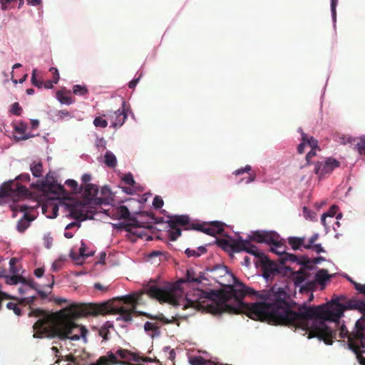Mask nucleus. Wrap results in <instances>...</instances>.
Listing matches in <instances>:
<instances>
[{"label":"nucleus","mask_w":365,"mask_h":365,"mask_svg":"<svg viewBox=\"0 0 365 365\" xmlns=\"http://www.w3.org/2000/svg\"><path fill=\"white\" fill-rule=\"evenodd\" d=\"M331 1V19L333 21V26L334 27L336 26V6L338 4V0H330Z\"/></svg>","instance_id":"39"},{"label":"nucleus","mask_w":365,"mask_h":365,"mask_svg":"<svg viewBox=\"0 0 365 365\" xmlns=\"http://www.w3.org/2000/svg\"><path fill=\"white\" fill-rule=\"evenodd\" d=\"M164 205V202L161 197L155 196L153 200V206L156 209L161 208Z\"/></svg>","instance_id":"48"},{"label":"nucleus","mask_w":365,"mask_h":365,"mask_svg":"<svg viewBox=\"0 0 365 365\" xmlns=\"http://www.w3.org/2000/svg\"><path fill=\"white\" fill-rule=\"evenodd\" d=\"M168 217V224L170 227L180 225L184 226L185 230H193V228L189 227L196 225V223L190 221V218L187 215H170Z\"/></svg>","instance_id":"15"},{"label":"nucleus","mask_w":365,"mask_h":365,"mask_svg":"<svg viewBox=\"0 0 365 365\" xmlns=\"http://www.w3.org/2000/svg\"><path fill=\"white\" fill-rule=\"evenodd\" d=\"M65 184L71 187L73 191L76 192L78 190V184L76 180L68 179L66 180Z\"/></svg>","instance_id":"56"},{"label":"nucleus","mask_w":365,"mask_h":365,"mask_svg":"<svg viewBox=\"0 0 365 365\" xmlns=\"http://www.w3.org/2000/svg\"><path fill=\"white\" fill-rule=\"evenodd\" d=\"M85 205L75 204L71 206L69 215L71 217L77 220H83L86 219V215L83 214Z\"/></svg>","instance_id":"23"},{"label":"nucleus","mask_w":365,"mask_h":365,"mask_svg":"<svg viewBox=\"0 0 365 365\" xmlns=\"http://www.w3.org/2000/svg\"><path fill=\"white\" fill-rule=\"evenodd\" d=\"M272 246L271 247V251L279 255L282 258L285 254V247L284 245L280 241V237L277 233V240L274 242H270V244Z\"/></svg>","instance_id":"27"},{"label":"nucleus","mask_w":365,"mask_h":365,"mask_svg":"<svg viewBox=\"0 0 365 365\" xmlns=\"http://www.w3.org/2000/svg\"><path fill=\"white\" fill-rule=\"evenodd\" d=\"M30 170L34 178H41L43 165L40 162H34L30 166Z\"/></svg>","instance_id":"33"},{"label":"nucleus","mask_w":365,"mask_h":365,"mask_svg":"<svg viewBox=\"0 0 365 365\" xmlns=\"http://www.w3.org/2000/svg\"><path fill=\"white\" fill-rule=\"evenodd\" d=\"M36 69L34 68L32 71V73H31V83L34 86H35L38 88H42L43 83L41 80H38L36 78Z\"/></svg>","instance_id":"44"},{"label":"nucleus","mask_w":365,"mask_h":365,"mask_svg":"<svg viewBox=\"0 0 365 365\" xmlns=\"http://www.w3.org/2000/svg\"><path fill=\"white\" fill-rule=\"evenodd\" d=\"M337 210V206L334 205L327 212L323 213L321 217V222L324 227L326 233L330 230V225L334 220V216L336 215Z\"/></svg>","instance_id":"18"},{"label":"nucleus","mask_w":365,"mask_h":365,"mask_svg":"<svg viewBox=\"0 0 365 365\" xmlns=\"http://www.w3.org/2000/svg\"><path fill=\"white\" fill-rule=\"evenodd\" d=\"M50 71L52 72L53 76V82L55 84H56L58 82L59 78H60L58 70L55 67H51L50 68Z\"/></svg>","instance_id":"58"},{"label":"nucleus","mask_w":365,"mask_h":365,"mask_svg":"<svg viewBox=\"0 0 365 365\" xmlns=\"http://www.w3.org/2000/svg\"><path fill=\"white\" fill-rule=\"evenodd\" d=\"M144 329L148 334L154 338L160 335V331L155 323L146 322L144 324Z\"/></svg>","instance_id":"29"},{"label":"nucleus","mask_w":365,"mask_h":365,"mask_svg":"<svg viewBox=\"0 0 365 365\" xmlns=\"http://www.w3.org/2000/svg\"><path fill=\"white\" fill-rule=\"evenodd\" d=\"M73 93L76 96H83L88 93V89L83 85H74L73 87Z\"/></svg>","instance_id":"38"},{"label":"nucleus","mask_w":365,"mask_h":365,"mask_svg":"<svg viewBox=\"0 0 365 365\" xmlns=\"http://www.w3.org/2000/svg\"><path fill=\"white\" fill-rule=\"evenodd\" d=\"M46 278L47 279V284H42V287H48L49 289H51L53 287L54 284V275L53 274H48L46 276Z\"/></svg>","instance_id":"49"},{"label":"nucleus","mask_w":365,"mask_h":365,"mask_svg":"<svg viewBox=\"0 0 365 365\" xmlns=\"http://www.w3.org/2000/svg\"><path fill=\"white\" fill-rule=\"evenodd\" d=\"M281 264H284L285 262H295L297 264H301L303 267L308 266L311 262L310 259L307 257H298L297 255L285 252L284 255L280 259Z\"/></svg>","instance_id":"19"},{"label":"nucleus","mask_w":365,"mask_h":365,"mask_svg":"<svg viewBox=\"0 0 365 365\" xmlns=\"http://www.w3.org/2000/svg\"><path fill=\"white\" fill-rule=\"evenodd\" d=\"M185 252L188 257H198L200 256V253L197 250H192L190 248H187L185 250Z\"/></svg>","instance_id":"57"},{"label":"nucleus","mask_w":365,"mask_h":365,"mask_svg":"<svg viewBox=\"0 0 365 365\" xmlns=\"http://www.w3.org/2000/svg\"><path fill=\"white\" fill-rule=\"evenodd\" d=\"M56 98H57V100L61 103V104H63V105H67V106H69L71 104L73 103V100L72 98L68 96H66L65 95L63 92L61 91H58L57 93H56Z\"/></svg>","instance_id":"34"},{"label":"nucleus","mask_w":365,"mask_h":365,"mask_svg":"<svg viewBox=\"0 0 365 365\" xmlns=\"http://www.w3.org/2000/svg\"><path fill=\"white\" fill-rule=\"evenodd\" d=\"M109 333L110 331L106 329H104L103 326H102L99 329V334L103 339H107L108 338Z\"/></svg>","instance_id":"61"},{"label":"nucleus","mask_w":365,"mask_h":365,"mask_svg":"<svg viewBox=\"0 0 365 365\" xmlns=\"http://www.w3.org/2000/svg\"><path fill=\"white\" fill-rule=\"evenodd\" d=\"M107 142L103 138H97L95 145L98 151H103L106 148Z\"/></svg>","instance_id":"42"},{"label":"nucleus","mask_w":365,"mask_h":365,"mask_svg":"<svg viewBox=\"0 0 365 365\" xmlns=\"http://www.w3.org/2000/svg\"><path fill=\"white\" fill-rule=\"evenodd\" d=\"M87 246L84 241L82 240L81 241V247H79V255H76L73 250H71L70 251L69 255L71 258L76 263V264H81L82 262L81 261L82 259L85 257H89L91 256H93L95 253L93 250H90L88 252H86Z\"/></svg>","instance_id":"16"},{"label":"nucleus","mask_w":365,"mask_h":365,"mask_svg":"<svg viewBox=\"0 0 365 365\" xmlns=\"http://www.w3.org/2000/svg\"><path fill=\"white\" fill-rule=\"evenodd\" d=\"M34 218L30 217L26 213H24L23 217L16 223V230L20 232H24L30 226L31 222Z\"/></svg>","instance_id":"26"},{"label":"nucleus","mask_w":365,"mask_h":365,"mask_svg":"<svg viewBox=\"0 0 365 365\" xmlns=\"http://www.w3.org/2000/svg\"><path fill=\"white\" fill-rule=\"evenodd\" d=\"M340 166V162L336 159L329 157L324 160L317 161L314 163V173L322 180L327 175H330L333 170Z\"/></svg>","instance_id":"9"},{"label":"nucleus","mask_w":365,"mask_h":365,"mask_svg":"<svg viewBox=\"0 0 365 365\" xmlns=\"http://www.w3.org/2000/svg\"><path fill=\"white\" fill-rule=\"evenodd\" d=\"M117 357H120L125 361L138 363L141 361H150V359L140 357L126 349H119L115 353L109 351L108 353V359L106 356H102L96 363H92L90 365H109L110 364H126L125 362H118Z\"/></svg>","instance_id":"6"},{"label":"nucleus","mask_w":365,"mask_h":365,"mask_svg":"<svg viewBox=\"0 0 365 365\" xmlns=\"http://www.w3.org/2000/svg\"><path fill=\"white\" fill-rule=\"evenodd\" d=\"M312 277L314 279V284L315 287H317V284H324L327 280H329L331 275L329 274L327 269H319L316 273H312Z\"/></svg>","instance_id":"22"},{"label":"nucleus","mask_w":365,"mask_h":365,"mask_svg":"<svg viewBox=\"0 0 365 365\" xmlns=\"http://www.w3.org/2000/svg\"><path fill=\"white\" fill-rule=\"evenodd\" d=\"M236 245L237 252H245L255 256L257 258L255 263H258L262 259V256L266 255L257 247L252 245L249 239L243 240L239 237V242Z\"/></svg>","instance_id":"11"},{"label":"nucleus","mask_w":365,"mask_h":365,"mask_svg":"<svg viewBox=\"0 0 365 365\" xmlns=\"http://www.w3.org/2000/svg\"><path fill=\"white\" fill-rule=\"evenodd\" d=\"M21 108L19 106V103H14L12 104L11 108L10 109V113L15 115H20L21 112Z\"/></svg>","instance_id":"47"},{"label":"nucleus","mask_w":365,"mask_h":365,"mask_svg":"<svg viewBox=\"0 0 365 365\" xmlns=\"http://www.w3.org/2000/svg\"><path fill=\"white\" fill-rule=\"evenodd\" d=\"M170 230L168 231L169 240L170 241H175L182 234V230L175 227H170Z\"/></svg>","instance_id":"36"},{"label":"nucleus","mask_w":365,"mask_h":365,"mask_svg":"<svg viewBox=\"0 0 365 365\" xmlns=\"http://www.w3.org/2000/svg\"><path fill=\"white\" fill-rule=\"evenodd\" d=\"M56 115L58 117L59 119H64L66 118H73V116L72 115H71V113L67 111L66 110H58L57 112V114Z\"/></svg>","instance_id":"55"},{"label":"nucleus","mask_w":365,"mask_h":365,"mask_svg":"<svg viewBox=\"0 0 365 365\" xmlns=\"http://www.w3.org/2000/svg\"><path fill=\"white\" fill-rule=\"evenodd\" d=\"M43 240L45 247L47 249H50L53 243V237H51V233L45 234L43 237Z\"/></svg>","instance_id":"51"},{"label":"nucleus","mask_w":365,"mask_h":365,"mask_svg":"<svg viewBox=\"0 0 365 365\" xmlns=\"http://www.w3.org/2000/svg\"><path fill=\"white\" fill-rule=\"evenodd\" d=\"M304 140L306 141L307 145L311 148H319L318 140L312 136H309L307 133H302Z\"/></svg>","instance_id":"35"},{"label":"nucleus","mask_w":365,"mask_h":365,"mask_svg":"<svg viewBox=\"0 0 365 365\" xmlns=\"http://www.w3.org/2000/svg\"><path fill=\"white\" fill-rule=\"evenodd\" d=\"M98 187L94 184H86L84 189V195L88 199H93L97 195Z\"/></svg>","instance_id":"32"},{"label":"nucleus","mask_w":365,"mask_h":365,"mask_svg":"<svg viewBox=\"0 0 365 365\" xmlns=\"http://www.w3.org/2000/svg\"><path fill=\"white\" fill-rule=\"evenodd\" d=\"M27 128L28 125L23 122H20L19 124L15 125L14 130L16 135H14V138L17 140H24L34 137V135L31 134L30 133H26Z\"/></svg>","instance_id":"21"},{"label":"nucleus","mask_w":365,"mask_h":365,"mask_svg":"<svg viewBox=\"0 0 365 365\" xmlns=\"http://www.w3.org/2000/svg\"><path fill=\"white\" fill-rule=\"evenodd\" d=\"M113 217L117 220H128L130 218V213L126 206L120 205L113 210Z\"/></svg>","instance_id":"25"},{"label":"nucleus","mask_w":365,"mask_h":365,"mask_svg":"<svg viewBox=\"0 0 365 365\" xmlns=\"http://www.w3.org/2000/svg\"><path fill=\"white\" fill-rule=\"evenodd\" d=\"M142 77V73L139 75V76L138 78H133V80H131L129 83H128V87L131 89H133L136 87L137 84L138 83L140 79Z\"/></svg>","instance_id":"59"},{"label":"nucleus","mask_w":365,"mask_h":365,"mask_svg":"<svg viewBox=\"0 0 365 365\" xmlns=\"http://www.w3.org/2000/svg\"><path fill=\"white\" fill-rule=\"evenodd\" d=\"M122 180L127 185H133L135 184V180L131 173L125 174Z\"/></svg>","instance_id":"50"},{"label":"nucleus","mask_w":365,"mask_h":365,"mask_svg":"<svg viewBox=\"0 0 365 365\" xmlns=\"http://www.w3.org/2000/svg\"><path fill=\"white\" fill-rule=\"evenodd\" d=\"M365 294V284H355ZM306 320L302 334L331 345L332 339L347 338L349 349L358 356L365 353V301L337 296L326 304L303 309Z\"/></svg>","instance_id":"2"},{"label":"nucleus","mask_w":365,"mask_h":365,"mask_svg":"<svg viewBox=\"0 0 365 365\" xmlns=\"http://www.w3.org/2000/svg\"><path fill=\"white\" fill-rule=\"evenodd\" d=\"M104 163L109 168H115L117 165V158L115 154L110 151L107 150L104 155Z\"/></svg>","instance_id":"31"},{"label":"nucleus","mask_w":365,"mask_h":365,"mask_svg":"<svg viewBox=\"0 0 365 365\" xmlns=\"http://www.w3.org/2000/svg\"><path fill=\"white\" fill-rule=\"evenodd\" d=\"M311 249L314 250L317 253L324 252V250L320 243L314 244Z\"/></svg>","instance_id":"63"},{"label":"nucleus","mask_w":365,"mask_h":365,"mask_svg":"<svg viewBox=\"0 0 365 365\" xmlns=\"http://www.w3.org/2000/svg\"><path fill=\"white\" fill-rule=\"evenodd\" d=\"M33 292L31 290V286L26 284V280L23 279L19 288V292L22 295L21 299L26 303H32L36 298V294Z\"/></svg>","instance_id":"17"},{"label":"nucleus","mask_w":365,"mask_h":365,"mask_svg":"<svg viewBox=\"0 0 365 365\" xmlns=\"http://www.w3.org/2000/svg\"><path fill=\"white\" fill-rule=\"evenodd\" d=\"M239 242V238L234 239L229 237L228 239H217V245L226 251H231L232 252H237V244Z\"/></svg>","instance_id":"20"},{"label":"nucleus","mask_w":365,"mask_h":365,"mask_svg":"<svg viewBox=\"0 0 365 365\" xmlns=\"http://www.w3.org/2000/svg\"><path fill=\"white\" fill-rule=\"evenodd\" d=\"M50 209L52 210V215H47L48 218H55L58 215V205L54 203H50Z\"/></svg>","instance_id":"52"},{"label":"nucleus","mask_w":365,"mask_h":365,"mask_svg":"<svg viewBox=\"0 0 365 365\" xmlns=\"http://www.w3.org/2000/svg\"><path fill=\"white\" fill-rule=\"evenodd\" d=\"M318 237L319 235L317 233L314 234L312 237H309L308 243L304 245V248L311 249L314 242L317 240Z\"/></svg>","instance_id":"54"},{"label":"nucleus","mask_w":365,"mask_h":365,"mask_svg":"<svg viewBox=\"0 0 365 365\" xmlns=\"http://www.w3.org/2000/svg\"><path fill=\"white\" fill-rule=\"evenodd\" d=\"M324 260H325V259L322 256L317 257L314 258L313 259H310L311 262L309 264L308 266H305V267L307 269H308L309 270H312L315 267V266L317 264H320L322 262H323Z\"/></svg>","instance_id":"41"},{"label":"nucleus","mask_w":365,"mask_h":365,"mask_svg":"<svg viewBox=\"0 0 365 365\" xmlns=\"http://www.w3.org/2000/svg\"><path fill=\"white\" fill-rule=\"evenodd\" d=\"M305 237H289L288 242L294 250H301L306 244L304 243Z\"/></svg>","instance_id":"30"},{"label":"nucleus","mask_w":365,"mask_h":365,"mask_svg":"<svg viewBox=\"0 0 365 365\" xmlns=\"http://www.w3.org/2000/svg\"><path fill=\"white\" fill-rule=\"evenodd\" d=\"M205 276V281H213L222 287H228L231 289L233 284L237 282V279L233 274L228 270V268L223 264H216L212 267H207L204 271Z\"/></svg>","instance_id":"4"},{"label":"nucleus","mask_w":365,"mask_h":365,"mask_svg":"<svg viewBox=\"0 0 365 365\" xmlns=\"http://www.w3.org/2000/svg\"><path fill=\"white\" fill-rule=\"evenodd\" d=\"M122 109H118L115 111H110L107 115L110 121V126L114 128H120L125 123L128 117L129 108H126V103L124 100L121 103Z\"/></svg>","instance_id":"10"},{"label":"nucleus","mask_w":365,"mask_h":365,"mask_svg":"<svg viewBox=\"0 0 365 365\" xmlns=\"http://www.w3.org/2000/svg\"><path fill=\"white\" fill-rule=\"evenodd\" d=\"M6 307L7 309L13 310L16 315H21V309L16 303L9 302L6 304Z\"/></svg>","instance_id":"43"},{"label":"nucleus","mask_w":365,"mask_h":365,"mask_svg":"<svg viewBox=\"0 0 365 365\" xmlns=\"http://www.w3.org/2000/svg\"><path fill=\"white\" fill-rule=\"evenodd\" d=\"M258 263H260L262 269V274L259 277H263L267 282L277 274L287 276L289 272H291L289 267L279 265L271 261L267 255L262 256V259Z\"/></svg>","instance_id":"7"},{"label":"nucleus","mask_w":365,"mask_h":365,"mask_svg":"<svg viewBox=\"0 0 365 365\" xmlns=\"http://www.w3.org/2000/svg\"><path fill=\"white\" fill-rule=\"evenodd\" d=\"M306 146H307V143H306L305 140H304V138L302 137V139H301V143L297 146V152L299 154L303 153Z\"/></svg>","instance_id":"60"},{"label":"nucleus","mask_w":365,"mask_h":365,"mask_svg":"<svg viewBox=\"0 0 365 365\" xmlns=\"http://www.w3.org/2000/svg\"><path fill=\"white\" fill-rule=\"evenodd\" d=\"M303 215L304 217L307 220H313L316 219V214L314 212L309 210L307 207H303Z\"/></svg>","instance_id":"45"},{"label":"nucleus","mask_w":365,"mask_h":365,"mask_svg":"<svg viewBox=\"0 0 365 365\" xmlns=\"http://www.w3.org/2000/svg\"><path fill=\"white\" fill-rule=\"evenodd\" d=\"M356 146L360 153H364L365 154V135L359 138V141L356 143Z\"/></svg>","instance_id":"46"},{"label":"nucleus","mask_w":365,"mask_h":365,"mask_svg":"<svg viewBox=\"0 0 365 365\" xmlns=\"http://www.w3.org/2000/svg\"><path fill=\"white\" fill-rule=\"evenodd\" d=\"M5 279L6 284L9 285L17 284L18 283L21 284V282L24 279L21 276L16 274H12L11 276H6Z\"/></svg>","instance_id":"37"},{"label":"nucleus","mask_w":365,"mask_h":365,"mask_svg":"<svg viewBox=\"0 0 365 365\" xmlns=\"http://www.w3.org/2000/svg\"><path fill=\"white\" fill-rule=\"evenodd\" d=\"M93 125L97 128H104L108 126V122L106 119L98 116L94 118Z\"/></svg>","instance_id":"40"},{"label":"nucleus","mask_w":365,"mask_h":365,"mask_svg":"<svg viewBox=\"0 0 365 365\" xmlns=\"http://www.w3.org/2000/svg\"><path fill=\"white\" fill-rule=\"evenodd\" d=\"M205 276L204 272H200L198 274H196L193 268H190L187 270L186 281L188 282H195L197 284H202L205 280Z\"/></svg>","instance_id":"24"},{"label":"nucleus","mask_w":365,"mask_h":365,"mask_svg":"<svg viewBox=\"0 0 365 365\" xmlns=\"http://www.w3.org/2000/svg\"><path fill=\"white\" fill-rule=\"evenodd\" d=\"M53 178L50 177L48 173L45 178L41 180H38L36 183H33L32 186L38 187L41 190H45L46 188H50L53 183Z\"/></svg>","instance_id":"28"},{"label":"nucleus","mask_w":365,"mask_h":365,"mask_svg":"<svg viewBox=\"0 0 365 365\" xmlns=\"http://www.w3.org/2000/svg\"><path fill=\"white\" fill-rule=\"evenodd\" d=\"M224 224L220 221H212L209 224H200L196 223V225H192L190 228H193L195 230L201 231L210 236H215L216 235L221 234L223 231Z\"/></svg>","instance_id":"13"},{"label":"nucleus","mask_w":365,"mask_h":365,"mask_svg":"<svg viewBox=\"0 0 365 365\" xmlns=\"http://www.w3.org/2000/svg\"><path fill=\"white\" fill-rule=\"evenodd\" d=\"M144 290L150 297L161 302L182 307V309L195 306L202 297L218 301L216 307L211 309L214 314H221L225 311L237 312L245 306L242 302L244 296L255 295L259 301L247 305L252 315L257 318H270L279 323L289 324L302 333L306 320L303 309L308 307L304 302L297 309H293L287 302V294L283 287L275 285L269 290L256 291L239 282L237 279L229 290V294L224 295L214 290L205 293L197 289L195 291L196 296H192L185 294L176 284L158 283L155 281H150L145 285Z\"/></svg>","instance_id":"1"},{"label":"nucleus","mask_w":365,"mask_h":365,"mask_svg":"<svg viewBox=\"0 0 365 365\" xmlns=\"http://www.w3.org/2000/svg\"><path fill=\"white\" fill-rule=\"evenodd\" d=\"M140 298V294L133 293L128 295L123 296L121 299L125 304L128 305V307H121L119 310L120 315L116 318L117 322H123L130 323L132 322V317L130 312H135L136 304Z\"/></svg>","instance_id":"8"},{"label":"nucleus","mask_w":365,"mask_h":365,"mask_svg":"<svg viewBox=\"0 0 365 365\" xmlns=\"http://www.w3.org/2000/svg\"><path fill=\"white\" fill-rule=\"evenodd\" d=\"M247 239L259 243L270 244L277 240V232L275 231L257 230L252 231Z\"/></svg>","instance_id":"12"},{"label":"nucleus","mask_w":365,"mask_h":365,"mask_svg":"<svg viewBox=\"0 0 365 365\" xmlns=\"http://www.w3.org/2000/svg\"><path fill=\"white\" fill-rule=\"evenodd\" d=\"M252 170V167L250 165H245L244 168H239L233 172L235 175H240L245 173H249Z\"/></svg>","instance_id":"53"},{"label":"nucleus","mask_w":365,"mask_h":365,"mask_svg":"<svg viewBox=\"0 0 365 365\" xmlns=\"http://www.w3.org/2000/svg\"><path fill=\"white\" fill-rule=\"evenodd\" d=\"M110 304L104 302L100 304H85L80 313L71 314V311H64L56 316L51 315L43 310L37 309L33 314L38 317L34 324V338L58 337L61 341H78L87 342L88 330L86 327L73 322L71 315H97L104 314L111 311Z\"/></svg>","instance_id":"3"},{"label":"nucleus","mask_w":365,"mask_h":365,"mask_svg":"<svg viewBox=\"0 0 365 365\" xmlns=\"http://www.w3.org/2000/svg\"><path fill=\"white\" fill-rule=\"evenodd\" d=\"M34 274L37 278H41L43 276L44 269L42 267L36 268L34 270Z\"/></svg>","instance_id":"64"},{"label":"nucleus","mask_w":365,"mask_h":365,"mask_svg":"<svg viewBox=\"0 0 365 365\" xmlns=\"http://www.w3.org/2000/svg\"><path fill=\"white\" fill-rule=\"evenodd\" d=\"M287 276L293 283L295 291H298L300 294L314 292L317 289L312 272L306 267H302L296 272H293L291 269Z\"/></svg>","instance_id":"5"},{"label":"nucleus","mask_w":365,"mask_h":365,"mask_svg":"<svg viewBox=\"0 0 365 365\" xmlns=\"http://www.w3.org/2000/svg\"><path fill=\"white\" fill-rule=\"evenodd\" d=\"M26 191V187L16 182L13 180L4 182L0 187V197L11 196L15 192L23 193Z\"/></svg>","instance_id":"14"},{"label":"nucleus","mask_w":365,"mask_h":365,"mask_svg":"<svg viewBox=\"0 0 365 365\" xmlns=\"http://www.w3.org/2000/svg\"><path fill=\"white\" fill-rule=\"evenodd\" d=\"M317 148H311V150L306 155L307 163L309 165L310 158L316 155V150Z\"/></svg>","instance_id":"62"}]
</instances>
